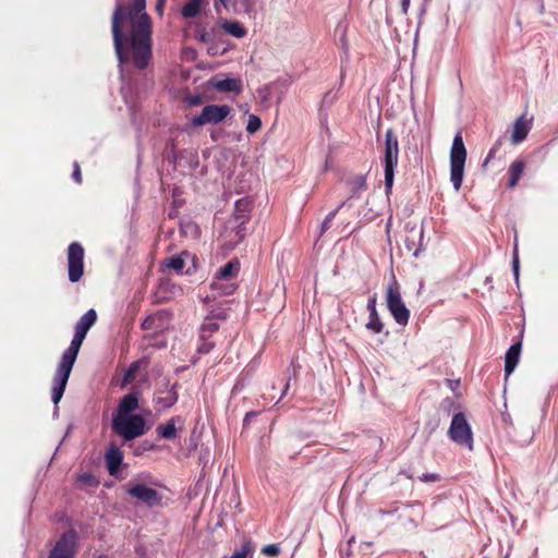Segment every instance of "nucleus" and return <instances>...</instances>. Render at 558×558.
<instances>
[{"mask_svg":"<svg viewBox=\"0 0 558 558\" xmlns=\"http://www.w3.org/2000/svg\"><path fill=\"white\" fill-rule=\"evenodd\" d=\"M201 343L198 344L197 351L198 353L206 354L211 351L214 348V342H210L208 340H199Z\"/></svg>","mask_w":558,"mask_h":558,"instance_id":"obj_37","label":"nucleus"},{"mask_svg":"<svg viewBox=\"0 0 558 558\" xmlns=\"http://www.w3.org/2000/svg\"><path fill=\"white\" fill-rule=\"evenodd\" d=\"M221 27L227 34L235 38H243L246 35V29L238 21L225 20L221 23Z\"/></svg>","mask_w":558,"mask_h":558,"instance_id":"obj_23","label":"nucleus"},{"mask_svg":"<svg viewBox=\"0 0 558 558\" xmlns=\"http://www.w3.org/2000/svg\"><path fill=\"white\" fill-rule=\"evenodd\" d=\"M250 203L242 198L235 202V217L238 220L245 219Z\"/></svg>","mask_w":558,"mask_h":558,"instance_id":"obj_31","label":"nucleus"},{"mask_svg":"<svg viewBox=\"0 0 558 558\" xmlns=\"http://www.w3.org/2000/svg\"><path fill=\"white\" fill-rule=\"evenodd\" d=\"M138 408V398L135 393H128L124 396L118 405L114 415H133V412Z\"/></svg>","mask_w":558,"mask_h":558,"instance_id":"obj_17","label":"nucleus"},{"mask_svg":"<svg viewBox=\"0 0 558 558\" xmlns=\"http://www.w3.org/2000/svg\"><path fill=\"white\" fill-rule=\"evenodd\" d=\"M97 314L96 311L90 308L88 310L76 323L75 330L81 331L87 335L88 330L96 323Z\"/></svg>","mask_w":558,"mask_h":558,"instance_id":"obj_21","label":"nucleus"},{"mask_svg":"<svg viewBox=\"0 0 558 558\" xmlns=\"http://www.w3.org/2000/svg\"><path fill=\"white\" fill-rule=\"evenodd\" d=\"M161 7H162V1L159 2L158 9H161Z\"/></svg>","mask_w":558,"mask_h":558,"instance_id":"obj_50","label":"nucleus"},{"mask_svg":"<svg viewBox=\"0 0 558 558\" xmlns=\"http://www.w3.org/2000/svg\"><path fill=\"white\" fill-rule=\"evenodd\" d=\"M399 160V142L398 137L391 129L385 133V147L383 156L385 189L386 193H390L393 185L395 170Z\"/></svg>","mask_w":558,"mask_h":558,"instance_id":"obj_4","label":"nucleus"},{"mask_svg":"<svg viewBox=\"0 0 558 558\" xmlns=\"http://www.w3.org/2000/svg\"><path fill=\"white\" fill-rule=\"evenodd\" d=\"M376 302H377L376 295H373V296H371L368 299L366 308H367L369 314L374 313V312H377V310H376Z\"/></svg>","mask_w":558,"mask_h":558,"instance_id":"obj_42","label":"nucleus"},{"mask_svg":"<svg viewBox=\"0 0 558 558\" xmlns=\"http://www.w3.org/2000/svg\"><path fill=\"white\" fill-rule=\"evenodd\" d=\"M521 343L517 342L512 344L505 356V373L509 376L517 367L520 359Z\"/></svg>","mask_w":558,"mask_h":558,"instance_id":"obj_16","label":"nucleus"},{"mask_svg":"<svg viewBox=\"0 0 558 558\" xmlns=\"http://www.w3.org/2000/svg\"><path fill=\"white\" fill-rule=\"evenodd\" d=\"M105 462L110 475L117 476L123 462V453L116 445H110L105 452Z\"/></svg>","mask_w":558,"mask_h":558,"instance_id":"obj_13","label":"nucleus"},{"mask_svg":"<svg viewBox=\"0 0 558 558\" xmlns=\"http://www.w3.org/2000/svg\"><path fill=\"white\" fill-rule=\"evenodd\" d=\"M80 480L82 482L89 483V482L94 481V476L92 474L85 473L80 476Z\"/></svg>","mask_w":558,"mask_h":558,"instance_id":"obj_43","label":"nucleus"},{"mask_svg":"<svg viewBox=\"0 0 558 558\" xmlns=\"http://www.w3.org/2000/svg\"><path fill=\"white\" fill-rule=\"evenodd\" d=\"M288 388H289V383L286 384L283 395L287 392Z\"/></svg>","mask_w":558,"mask_h":558,"instance_id":"obj_49","label":"nucleus"},{"mask_svg":"<svg viewBox=\"0 0 558 558\" xmlns=\"http://www.w3.org/2000/svg\"><path fill=\"white\" fill-rule=\"evenodd\" d=\"M166 266L177 272H182L184 268V259L182 255L172 256L166 260Z\"/></svg>","mask_w":558,"mask_h":558,"instance_id":"obj_30","label":"nucleus"},{"mask_svg":"<svg viewBox=\"0 0 558 558\" xmlns=\"http://www.w3.org/2000/svg\"><path fill=\"white\" fill-rule=\"evenodd\" d=\"M494 153H495V148H493V149H490V150H489L486 161H487L489 158H492V157H493Z\"/></svg>","mask_w":558,"mask_h":558,"instance_id":"obj_46","label":"nucleus"},{"mask_svg":"<svg viewBox=\"0 0 558 558\" xmlns=\"http://www.w3.org/2000/svg\"><path fill=\"white\" fill-rule=\"evenodd\" d=\"M145 0H117L112 14L113 46L120 68L130 59L145 69L151 58V23Z\"/></svg>","mask_w":558,"mask_h":558,"instance_id":"obj_1","label":"nucleus"},{"mask_svg":"<svg viewBox=\"0 0 558 558\" xmlns=\"http://www.w3.org/2000/svg\"><path fill=\"white\" fill-rule=\"evenodd\" d=\"M405 246L409 251H413V256L417 257L424 250V229L416 223H407Z\"/></svg>","mask_w":558,"mask_h":558,"instance_id":"obj_12","label":"nucleus"},{"mask_svg":"<svg viewBox=\"0 0 558 558\" xmlns=\"http://www.w3.org/2000/svg\"><path fill=\"white\" fill-rule=\"evenodd\" d=\"M366 328L372 330L375 333H379L383 331L384 324L381 323L377 312L369 314L368 322L366 324Z\"/></svg>","mask_w":558,"mask_h":558,"instance_id":"obj_28","label":"nucleus"},{"mask_svg":"<svg viewBox=\"0 0 558 558\" xmlns=\"http://www.w3.org/2000/svg\"><path fill=\"white\" fill-rule=\"evenodd\" d=\"M466 160V148L460 133L456 134L450 150V181L458 192L461 189Z\"/></svg>","mask_w":558,"mask_h":558,"instance_id":"obj_6","label":"nucleus"},{"mask_svg":"<svg viewBox=\"0 0 558 558\" xmlns=\"http://www.w3.org/2000/svg\"><path fill=\"white\" fill-rule=\"evenodd\" d=\"M402 12L405 14L410 7V0H400Z\"/></svg>","mask_w":558,"mask_h":558,"instance_id":"obj_45","label":"nucleus"},{"mask_svg":"<svg viewBox=\"0 0 558 558\" xmlns=\"http://www.w3.org/2000/svg\"><path fill=\"white\" fill-rule=\"evenodd\" d=\"M524 168H525V165L522 160H514L510 165V167H509L510 178H509V183H508L509 187H514L518 184V182L524 171Z\"/></svg>","mask_w":558,"mask_h":558,"instance_id":"obj_25","label":"nucleus"},{"mask_svg":"<svg viewBox=\"0 0 558 558\" xmlns=\"http://www.w3.org/2000/svg\"><path fill=\"white\" fill-rule=\"evenodd\" d=\"M219 329V324L210 317H207L199 328V340H209V338Z\"/></svg>","mask_w":558,"mask_h":558,"instance_id":"obj_26","label":"nucleus"},{"mask_svg":"<svg viewBox=\"0 0 558 558\" xmlns=\"http://www.w3.org/2000/svg\"><path fill=\"white\" fill-rule=\"evenodd\" d=\"M77 535L74 531H68L61 535L48 558H74L76 554Z\"/></svg>","mask_w":558,"mask_h":558,"instance_id":"obj_11","label":"nucleus"},{"mask_svg":"<svg viewBox=\"0 0 558 558\" xmlns=\"http://www.w3.org/2000/svg\"><path fill=\"white\" fill-rule=\"evenodd\" d=\"M175 160L179 163V166H183V162H186L191 170L196 169L199 163L197 154L195 151L189 150L180 151L175 156Z\"/></svg>","mask_w":558,"mask_h":558,"instance_id":"obj_24","label":"nucleus"},{"mask_svg":"<svg viewBox=\"0 0 558 558\" xmlns=\"http://www.w3.org/2000/svg\"><path fill=\"white\" fill-rule=\"evenodd\" d=\"M262 553L269 557H276L280 553V548L276 544H269L263 547Z\"/></svg>","mask_w":558,"mask_h":558,"instance_id":"obj_34","label":"nucleus"},{"mask_svg":"<svg viewBox=\"0 0 558 558\" xmlns=\"http://www.w3.org/2000/svg\"><path fill=\"white\" fill-rule=\"evenodd\" d=\"M336 215H337V210H332L326 216V218L324 219V221L322 223V231H320L322 233L326 232L330 228Z\"/></svg>","mask_w":558,"mask_h":558,"instance_id":"obj_35","label":"nucleus"},{"mask_svg":"<svg viewBox=\"0 0 558 558\" xmlns=\"http://www.w3.org/2000/svg\"><path fill=\"white\" fill-rule=\"evenodd\" d=\"M229 3H230V0H216V2L214 3L215 11L217 13H220L221 7L228 8Z\"/></svg>","mask_w":558,"mask_h":558,"instance_id":"obj_41","label":"nucleus"},{"mask_svg":"<svg viewBox=\"0 0 558 558\" xmlns=\"http://www.w3.org/2000/svg\"><path fill=\"white\" fill-rule=\"evenodd\" d=\"M532 128V120L526 119L524 116L519 117L513 123L511 133L512 144H519L523 142Z\"/></svg>","mask_w":558,"mask_h":558,"instance_id":"obj_14","label":"nucleus"},{"mask_svg":"<svg viewBox=\"0 0 558 558\" xmlns=\"http://www.w3.org/2000/svg\"><path fill=\"white\" fill-rule=\"evenodd\" d=\"M386 303L396 323L400 326H405L410 319V311L402 301L400 287L396 279L387 287Z\"/></svg>","mask_w":558,"mask_h":558,"instance_id":"obj_7","label":"nucleus"},{"mask_svg":"<svg viewBox=\"0 0 558 558\" xmlns=\"http://www.w3.org/2000/svg\"><path fill=\"white\" fill-rule=\"evenodd\" d=\"M262 128V120L255 116V114H251L248 117V121H247V125H246V131L251 134H254L256 133L259 129Z\"/></svg>","mask_w":558,"mask_h":558,"instance_id":"obj_32","label":"nucleus"},{"mask_svg":"<svg viewBox=\"0 0 558 558\" xmlns=\"http://www.w3.org/2000/svg\"><path fill=\"white\" fill-rule=\"evenodd\" d=\"M181 416H174L157 427V434L165 439H173L177 437V423L182 424Z\"/></svg>","mask_w":558,"mask_h":558,"instance_id":"obj_20","label":"nucleus"},{"mask_svg":"<svg viewBox=\"0 0 558 558\" xmlns=\"http://www.w3.org/2000/svg\"><path fill=\"white\" fill-rule=\"evenodd\" d=\"M73 167H74V170H73L72 177L75 180V182L81 183L82 182V175H81V169H80L78 162L75 161Z\"/></svg>","mask_w":558,"mask_h":558,"instance_id":"obj_40","label":"nucleus"},{"mask_svg":"<svg viewBox=\"0 0 558 558\" xmlns=\"http://www.w3.org/2000/svg\"><path fill=\"white\" fill-rule=\"evenodd\" d=\"M231 112L228 105H207L203 108L201 114L192 120L193 126H201L204 124H217L223 121Z\"/></svg>","mask_w":558,"mask_h":558,"instance_id":"obj_10","label":"nucleus"},{"mask_svg":"<svg viewBox=\"0 0 558 558\" xmlns=\"http://www.w3.org/2000/svg\"><path fill=\"white\" fill-rule=\"evenodd\" d=\"M204 0H190L186 2L182 9L181 14L184 19H193L201 13L202 4Z\"/></svg>","mask_w":558,"mask_h":558,"instance_id":"obj_27","label":"nucleus"},{"mask_svg":"<svg viewBox=\"0 0 558 558\" xmlns=\"http://www.w3.org/2000/svg\"><path fill=\"white\" fill-rule=\"evenodd\" d=\"M138 368H140L138 362H134L130 365V367L126 369V372L123 375V385H126L134 379L135 373L138 371Z\"/></svg>","mask_w":558,"mask_h":558,"instance_id":"obj_33","label":"nucleus"},{"mask_svg":"<svg viewBox=\"0 0 558 558\" xmlns=\"http://www.w3.org/2000/svg\"><path fill=\"white\" fill-rule=\"evenodd\" d=\"M420 480L425 483H434L439 481L440 476L437 473H424L420 476Z\"/></svg>","mask_w":558,"mask_h":558,"instance_id":"obj_38","label":"nucleus"},{"mask_svg":"<svg viewBox=\"0 0 558 558\" xmlns=\"http://www.w3.org/2000/svg\"><path fill=\"white\" fill-rule=\"evenodd\" d=\"M356 187L364 189L365 187V178L359 177L355 181Z\"/></svg>","mask_w":558,"mask_h":558,"instance_id":"obj_44","label":"nucleus"},{"mask_svg":"<svg viewBox=\"0 0 558 558\" xmlns=\"http://www.w3.org/2000/svg\"><path fill=\"white\" fill-rule=\"evenodd\" d=\"M211 290L215 291L214 298L221 296V295H231L235 291V283L226 281L223 279H219L217 277H214L213 282L210 284Z\"/></svg>","mask_w":558,"mask_h":558,"instance_id":"obj_19","label":"nucleus"},{"mask_svg":"<svg viewBox=\"0 0 558 558\" xmlns=\"http://www.w3.org/2000/svg\"><path fill=\"white\" fill-rule=\"evenodd\" d=\"M156 484L154 476L149 472H142L125 485V492L130 497L148 507H154L161 501L160 494L151 487Z\"/></svg>","mask_w":558,"mask_h":558,"instance_id":"obj_3","label":"nucleus"},{"mask_svg":"<svg viewBox=\"0 0 558 558\" xmlns=\"http://www.w3.org/2000/svg\"><path fill=\"white\" fill-rule=\"evenodd\" d=\"M254 553V546L251 542H245L240 549L235 550L230 558H247Z\"/></svg>","mask_w":558,"mask_h":558,"instance_id":"obj_29","label":"nucleus"},{"mask_svg":"<svg viewBox=\"0 0 558 558\" xmlns=\"http://www.w3.org/2000/svg\"><path fill=\"white\" fill-rule=\"evenodd\" d=\"M158 317H159V315H158V314L146 317V318L144 319V322L142 323V327H143L144 329H151V328H154V326H155V322H156V319H157Z\"/></svg>","mask_w":558,"mask_h":558,"instance_id":"obj_39","label":"nucleus"},{"mask_svg":"<svg viewBox=\"0 0 558 558\" xmlns=\"http://www.w3.org/2000/svg\"><path fill=\"white\" fill-rule=\"evenodd\" d=\"M214 87L219 92H235L240 93L242 90V84L241 81L238 78H223L216 81L214 83Z\"/></svg>","mask_w":558,"mask_h":558,"instance_id":"obj_22","label":"nucleus"},{"mask_svg":"<svg viewBox=\"0 0 558 558\" xmlns=\"http://www.w3.org/2000/svg\"><path fill=\"white\" fill-rule=\"evenodd\" d=\"M448 437L459 446H463L469 450L473 449V432L464 413L459 412L453 415Z\"/></svg>","mask_w":558,"mask_h":558,"instance_id":"obj_8","label":"nucleus"},{"mask_svg":"<svg viewBox=\"0 0 558 558\" xmlns=\"http://www.w3.org/2000/svg\"><path fill=\"white\" fill-rule=\"evenodd\" d=\"M253 415H254V413H253V412L247 413V414L245 415L244 422H247V421H248V418H250L251 416H253Z\"/></svg>","mask_w":558,"mask_h":558,"instance_id":"obj_48","label":"nucleus"},{"mask_svg":"<svg viewBox=\"0 0 558 558\" xmlns=\"http://www.w3.org/2000/svg\"><path fill=\"white\" fill-rule=\"evenodd\" d=\"M512 269H513V275L515 277V280H518L519 279V256H518L517 242L514 243V250H513Z\"/></svg>","mask_w":558,"mask_h":558,"instance_id":"obj_36","label":"nucleus"},{"mask_svg":"<svg viewBox=\"0 0 558 558\" xmlns=\"http://www.w3.org/2000/svg\"><path fill=\"white\" fill-rule=\"evenodd\" d=\"M240 270V263L236 259H232L223 265L215 275L219 279L233 282Z\"/></svg>","mask_w":558,"mask_h":558,"instance_id":"obj_18","label":"nucleus"},{"mask_svg":"<svg viewBox=\"0 0 558 558\" xmlns=\"http://www.w3.org/2000/svg\"><path fill=\"white\" fill-rule=\"evenodd\" d=\"M178 401V393L173 388L159 391L155 398L154 403L157 410H167Z\"/></svg>","mask_w":558,"mask_h":558,"instance_id":"obj_15","label":"nucleus"},{"mask_svg":"<svg viewBox=\"0 0 558 558\" xmlns=\"http://www.w3.org/2000/svg\"><path fill=\"white\" fill-rule=\"evenodd\" d=\"M111 427L117 435L129 441L145 434L146 422L140 414L113 415Z\"/></svg>","mask_w":558,"mask_h":558,"instance_id":"obj_5","label":"nucleus"},{"mask_svg":"<svg viewBox=\"0 0 558 558\" xmlns=\"http://www.w3.org/2000/svg\"><path fill=\"white\" fill-rule=\"evenodd\" d=\"M68 272L71 282H77L84 274V248L78 242L68 247Z\"/></svg>","mask_w":558,"mask_h":558,"instance_id":"obj_9","label":"nucleus"},{"mask_svg":"<svg viewBox=\"0 0 558 558\" xmlns=\"http://www.w3.org/2000/svg\"><path fill=\"white\" fill-rule=\"evenodd\" d=\"M86 335L74 330V336L69 348L63 352L61 361L57 367V371L53 376L52 389H51V399L56 405V411L58 410L57 405L63 397L64 390L66 388V384L72 372L73 365L76 361L78 351L81 345L85 339Z\"/></svg>","mask_w":558,"mask_h":558,"instance_id":"obj_2","label":"nucleus"},{"mask_svg":"<svg viewBox=\"0 0 558 558\" xmlns=\"http://www.w3.org/2000/svg\"><path fill=\"white\" fill-rule=\"evenodd\" d=\"M344 205H345V203H344V202H342L341 204H339V205L337 206V208H336L335 210H337V213H338V211H339V210H340Z\"/></svg>","mask_w":558,"mask_h":558,"instance_id":"obj_47","label":"nucleus"}]
</instances>
